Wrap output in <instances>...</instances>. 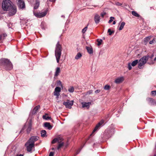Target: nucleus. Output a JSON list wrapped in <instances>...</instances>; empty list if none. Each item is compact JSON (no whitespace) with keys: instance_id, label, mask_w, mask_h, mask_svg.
Here are the masks:
<instances>
[{"instance_id":"26","label":"nucleus","mask_w":156,"mask_h":156,"mask_svg":"<svg viewBox=\"0 0 156 156\" xmlns=\"http://www.w3.org/2000/svg\"><path fill=\"white\" fill-rule=\"evenodd\" d=\"M138 63H139V61L137 59L136 60H134L131 63V65H132V66H135Z\"/></svg>"},{"instance_id":"52","label":"nucleus","mask_w":156,"mask_h":156,"mask_svg":"<svg viewBox=\"0 0 156 156\" xmlns=\"http://www.w3.org/2000/svg\"><path fill=\"white\" fill-rule=\"evenodd\" d=\"M16 156H23V154H20L19 155H17Z\"/></svg>"},{"instance_id":"41","label":"nucleus","mask_w":156,"mask_h":156,"mask_svg":"<svg viewBox=\"0 0 156 156\" xmlns=\"http://www.w3.org/2000/svg\"><path fill=\"white\" fill-rule=\"evenodd\" d=\"M155 40V39H153V40H151V41H150L149 42V44H153L154 43V42Z\"/></svg>"},{"instance_id":"12","label":"nucleus","mask_w":156,"mask_h":156,"mask_svg":"<svg viewBox=\"0 0 156 156\" xmlns=\"http://www.w3.org/2000/svg\"><path fill=\"white\" fill-rule=\"evenodd\" d=\"M61 88L59 87H56L55 89V91L54 92V95L56 96L57 98H58L59 95V93L61 91Z\"/></svg>"},{"instance_id":"6","label":"nucleus","mask_w":156,"mask_h":156,"mask_svg":"<svg viewBox=\"0 0 156 156\" xmlns=\"http://www.w3.org/2000/svg\"><path fill=\"white\" fill-rule=\"evenodd\" d=\"M47 11L45 10L44 12H35L34 11H33L34 14L35 16L38 18H41L45 16L47 13Z\"/></svg>"},{"instance_id":"56","label":"nucleus","mask_w":156,"mask_h":156,"mask_svg":"<svg viewBox=\"0 0 156 156\" xmlns=\"http://www.w3.org/2000/svg\"><path fill=\"white\" fill-rule=\"evenodd\" d=\"M62 16L63 17H65V16Z\"/></svg>"},{"instance_id":"46","label":"nucleus","mask_w":156,"mask_h":156,"mask_svg":"<svg viewBox=\"0 0 156 156\" xmlns=\"http://www.w3.org/2000/svg\"><path fill=\"white\" fill-rule=\"evenodd\" d=\"M128 68L129 70L131 69L132 68V67L131 66V64L130 63H129L128 65Z\"/></svg>"},{"instance_id":"20","label":"nucleus","mask_w":156,"mask_h":156,"mask_svg":"<svg viewBox=\"0 0 156 156\" xmlns=\"http://www.w3.org/2000/svg\"><path fill=\"white\" fill-rule=\"evenodd\" d=\"M123 78H117L115 80V82L117 83H119L123 82Z\"/></svg>"},{"instance_id":"33","label":"nucleus","mask_w":156,"mask_h":156,"mask_svg":"<svg viewBox=\"0 0 156 156\" xmlns=\"http://www.w3.org/2000/svg\"><path fill=\"white\" fill-rule=\"evenodd\" d=\"M110 88V86H109V85H105L104 87V88L105 90H109Z\"/></svg>"},{"instance_id":"45","label":"nucleus","mask_w":156,"mask_h":156,"mask_svg":"<svg viewBox=\"0 0 156 156\" xmlns=\"http://www.w3.org/2000/svg\"><path fill=\"white\" fill-rule=\"evenodd\" d=\"M54 154V152H51L49 154V156H53Z\"/></svg>"},{"instance_id":"40","label":"nucleus","mask_w":156,"mask_h":156,"mask_svg":"<svg viewBox=\"0 0 156 156\" xmlns=\"http://www.w3.org/2000/svg\"><path fill=\"white\" fill-rule=\"evenodd\" d=\"M96 67L95 66H93L92 67L91 69V71L92 72H94L95 71Z\"/></svg>"},{"instance_id":"28","label":"nucleus","mask_w":156,"mask_h":156,"mask_svg":"<svg viewBox=\"0 0 156 156\" xmlns=\"http://www.w3.org/2000/svg\"><path fill=\"white\" fill-rule=\"evenodd\" d=\"M47 114H46L45 115H43V118L44 119H45L46 120H48V119H51V117L49 116H47Z\"/></svg>"},{"instance_id":"5","label":"nucleus","mask_w":156,"mask_h":156,"mask_svg":"<svg viewBox=\"0 0 156 156\" xmlns=\"http://www.w3.org/2000/svg\"><path fill=\"white\" fill-rule=\"evenodd\" d=\"M148 58V57L144 56L142 57L139 61L138 67L140 69H141L143 67V65L146 64Z\"/></svg>"},{"instance_id":"37","label":"nucleus","mask_w":156,"mask_h":156,"mask_svg":"<svg viewBox=\"0 0 156 156\" xmlns=\"http://www.w3.org/2000/svg\"><path fill=\"white\" fill-rule=\"evenodd\" d=\"M151 105H156V101L152 99V101L151 103Z\"/></svg>"},{"instance_id":"17","label":"nucleus","mask_w":156,"mask_h":156,"mask_svg":"<svg viewBox=\"0 0 156 156\" xmlns=\"http://www.w3.org/2000/svg\"><path fill=\"white\" fill-rule=\"evenodd\" d=\"M86 49H87L88 52L90 54H93V49L91 47H86Z\"/></svg>"},{"instance_id":"21","label":"nucleus","mask_w":156,"mask_h":156,"mask_svg":"<svg viewBox=\"0 0 156 156\" xmlns=\"http://www.w3.org/2000/svg\"><path fill=\"white\" fill-rule=\"evenodd\" d=\"M82 56V55L80 52H78L75 56V58L76 59H78L80 58Z\"/></svg>"},{"instance_id":"29","label":"nucleus","mask_w":156,"mask_h":156,"mask_svg":"<svg viewBox=\"0 0 156 156\" xmlns=\"http://www.w3.org/2000/svg\"><path fill=\"white\" fill-rule=\"evenodd\" d=\"M151 37V36L146 37L144 39V41L147 42L149 41L150 40Z\"/></svg>"},{"instance_id":"34","label":"nucleus","mask_w":156,"mask_h":156,"mask_svg":"<svg viewBox=\"0 0 156 156\" xmlns=\"http://www.w3.org/2000/svg\"><path fill=\"white\" fill-rule=\"evenodd\" d=\"M114 17H112V16H111L110 18V20L109 21H108V23H112V21H113L114 19Z\"/></svg>"},{"instance_id":"10","label":"nucleus","mask_w":156,"mask_h":156,"mask_svg":"<svg viewBox=\"0 0 156 156\" xmlns=\"http://www.w3.org/2000/svg\"><path fill=\"white\" fill-rule=\"evenodd\" d=\"M104 123V121L103 120H101V121L98 122V123L95 126L94 129H93V131L92 132L91 134L90 135H92V134H93L99 128L100 126L102 125Z\"/></svg>"},{"instance_id":"16","label":"nucleus","mask_w":156,"mask_h":156,"mask_svg":"<svg viewBox=\"0 0 156 156\" xmlns=\"http://www.w3.org/2000/svg\"><path fill=\"white\" fill-rule=\"evenodd\" d=\"M40 108V106L39 105H37L32 110V114H36L37 112L38 111L39 109Z\"/></svg>"},{"instance_id":"19","label":"nucleus","mask_w":156,"mask_h":156,"mask_svg":"<svg viewBox=\"0 0 156 156\" xmlns=\"http://www.w3.org/2000/svg\"><path fill=\"white\" fill-rule=\"evenodd\" d=\"M41 134L42 137H44L47 136V132L44 129H42L41 131Z\"/></svg>"},{"instance_id":"11","label":"nucleus","mask_w":156,"mask_h":156,"mask_svg":"<svg viewBox=\"0 0 156 156\" xmlns=\"http://www.w3.org/2000/svg\"><path fill=\"white\" fill-rule=\"evenodd\" d=\"M32 125L31 122H29L28 125L27 126H25L23 128H22L21 131L23 130L24 129L25 127H26L27 128L26 131L27 133H30L31 129H32Z\"/></svg>"},{"instance_id":"9","label":"nucleus","mask_w":156,"mask_h":156,"mask_svg":"<svg viewBox=\"0 0 156 156\" xmlns=\"http://www.w3.org/2000/svg\"><path fill=\"white\" fill-rule=\"evenodd\" d=\"M18 1V5L20 9H23L25 7V5L23 0H16Z\"/></svg>"},{"instance_id":"7","label":"nucleus","mask_w":156,"mask_h":156,"mask_svg":"<svg viewBox=\"0 0 156 156\" xmlns=\"http://www.w3.org/2000/svg\"><path fill=\"white\" fill-rule=\"evenodd\" d=\"M63 104L64 105L66 108L71 109L72 106L73 104V101H69L67 100L66 102H64Z\"/></svg>"},{"instance_id":"27","label":"nucleus","mask_w":156,"mask_h":156,"mask_svg":"<svg viewBox=\"0 0 156 156\" xmlns=\"http://www.w3.org/2000/svg\"><path fill=\"white\" fill-rule=\"evenodd\" d=\"M132 15L134 16H135L136 17H140V15L139 14H138L135 11H132Z\"/></svg>"},{"instance_id":"31","label":"nucleus","mask_w":156,"mask_h":156,"mask_svg":"<svg viewBox=\"0 0 156 156\" xmlns=\"http://www.w3.org/2000/svg\"><path fill=\"white\" fill-rule=\"evenodd\" d=\"M68 90L69 92H73L74 91V88L73 87H71Z\"/></svg>"},{"instance_id":"30","label":"nucleus","mask_w":156,"mask_h":156,"mask_svg":"<svg viewBox=\"0 0 156 156\" xmlns=\"http://www.w3.org/2000/svg\"><path fill=\"white\" fill-rule=\"evenodd\" d=\"M108 32L109 33V35H111L113 33H114V31H111V29H108Z\"/></svg>"},{"instance_id":"48","label":"nucleus","mask_w":156,"mask_h":156,"mask_svg":"<svg viewBox=\"0 0 156 156\" xmlns=\"http://www.w3.org/2000/svg\"><path fill=\"white\" fill-rule=\"evenodd\" d=\"M92 90H90V91H88V94H91L92 93Z\"/></svg>"},{"instance_id":"4","label":"nucleus","mask_w":156,"mask_h":156,"mask_svg":"<svg viewBox=\"0 0 156 156\" xmlns=\"http://www.w3.org/2000/svg\"><path fill=\"white\" fill-rule=\"evenodd\" d=\"M11 2L10 0H3L2 3V8L4 11H7L10 9Z\"/></svg>"},{"instance_id":"53","label":"nucleus","mask_w":156,"mask_h":156,"mask_svg":"<svg viewBox=\"0 0 156 156\" xmlns=\"http://www.w3.org/2000/svg\"><path fill=\"white\" fill-rule=\"evenodd\" d=\"M156 57L154 59V61H156Z\"/></svg>"},{"instance_id":"8","label":"nucleus","mask_w":156,"mask_h":156,"mask_svg":"<svg viewBox=\"0 0 156 156\" xmlns=\"http://www.w3.org/2000/svg\"><path fill=\"white\" fill-rule=\"evenodd\" d=\"M9 9L10 10L9 12V16L14 15L17 11L16 7V6H14V5L12 6L11 5V7H10V9Z\"/></svg>"},{"instance_id":"57","label":"nucleus","mask_w":156,"mask_h":156,"mask_svg":"<svg viewBox=\"0 0 156 156\" xmlns=\"http://www.w3.org/2000/svg\"><path fill=\"white\" fill-rule=\"evenodd\" d=\"M52 150H54V148H52Z\"/></svg>"},{"instance_id":"24","label":"nucleus","mask_w":156,"mask_h":156,"mask_svg":"<svg viewBox=\"0 0 156 156\" xmlns=\"http://www.w3.org/2000/svg\"><path fill=\"white\" fill-rule=\"evenodd\" d=\"M39 5V2H37L34 5V9H36L38 8Z\"/></svg>"},{"instance_id":"38","label":"nucleus","mask_w":156,"mask_h":156,"mask_svg":"<svg viewBox=\"0 0 156 156\" xmlns=\"http://www.w3.org/2000/svg\"><path fill=\"white\" fill-rule=\"evenodd\" d=\"M151 94H152V95H154V96L156 95V90L152 91L151 92Z\"/></svg>"},{"instance_id":"51","label":"nucleus","mask_w":156,"mask_h":156,"mask_svg":"<svg viewBox=\"0 0 156 156\" xmlns=\"http://www.w3.org/2000/svg\"><path fill=\"white\" fill-rule=\"evenodd\" d=\"M115 23H116V22H115V21H113V22L112 23V24H115Z\"/></svg>"},{"instance_id":"42","label":"nucleus","mask_w":156,"mask_h":156,"mask_svg":"<svg viewBox=\"0 0 156 156\" xmlns=\"http://www.w3.org/2000/svg\"><path fill=\"white\" fill-rule=\"evenodd\" d=\"M81 149H79V150H78L76 152L74 156H75L76 154H78V153L80 152V151L81 150Z\"/></svg>"},{"instance_id":"2","label":"nucleus","mask_w":156,"mask_h":156,"mask_svg":"<svg viewBox=\"0 0 156 156\" xmlns=\"http://www.w3.org/2000/svg\"><path fill=\"white\" fill-rule=\"evenodd\" d=\"M62 48L61 45L60 44L59 41H58L56 45L55 51V55L57 63H59V62L62 54Z\"/></svg>"},{"instance_id":"23","label":"nucleus","mask_w":156,"mask_h":156,"mask_svg":"<svg viewBox=\"0 0 156 156\" xmlns=\"http://www.w3.org/2000/svg\"><path fill=\"white\" fill-rule=\"evenodd\" d=\"M125 24V23L124 22H122L119 28V30H121L123 29L124 27Z\"/></svg>"},{"instance_id":"15","label":"nucleus","mask_w":156,"mask_h":156,"mask_svg":"<svg viewBox=\"0 0 156 156\" xmlns=\"http://www.w3.org/2000/svg\"><path fill=\"white\" fill-rule=\"evenodd\" d=\"M82 107L83 108H89L90 105L91 104V102H83L82 103Z\"/></svg>"},{"instance_id":"58","label":"nucleus","mask_w":156,"mask_h":156,"mask_svg":"<svg viewBox=\"0 0 156 156\" xmlns=\"http://www.w3.org/2000/svg\"><path fill=\"white\" fill-rule=\"evenodd\" d=\"M155 148H156V145H155Z\"/></svg>"},{"instance_id":"1","label":"nucleus","mask_w":156,"mask_h":156,"mask_svg":"<svg viewBox=\"0 0 156 156\" xmlns=\"http://www.w3.org/2000/svg\"><path fill=\"white\" fill-rule=\"evenodd\" d=\"M39 138L37 136H32L28 140L25 144L28 152H32L33 148L34 147L35 142L37 141Z\"/></svg>"},{"instance_id":"18","label":"nucleus","mask_w":156,"mask_h":156,"mask_svg":"<svg viewBox=\"0 0 156 156\" xmlns=\"http://www.w3.org/2000/svg\"><path fill=\"white\" fill-rule=\"evenodd\" d=\"M44 126L45 127H47L48 129H51L52 126H51L49 122H46L44 123Z\"/></svg>"},{"instance_id":"43","label":"nucleus","mask_w":156,"mask_h":156,"mask_svg":"<svg viewBox=\"0 0 156 156\" xmlns=\"http://www.w3.org/2000/svg\"><path fill=\"white\" fill-rule=\"evenodd\" d=\"M2 39H4V37L7 36V35L6 34H2Z\"/></svg>"},{"instance_id":"25","label":"nucleus","mask_w":156,"mask_h":156,"mask_svg":"<svg viewBox=\"0 0 156 156\" xmlns=\"http://www.w3.org/2000/svg\"><path fill=\"white\" fill-rule=\"evenodd\" d=\"M58 144V146L57 147L58 150H59V149H60L61 147H62L63 146L64 144V143L63 142H62V143H61V142H60Z\"/></svg>"},{"instance_id":"35","label":"nucleus","mask_w":156,"mask_h":156,"mask_svg":"<svg viewBox=\"0 0 156 156\" xmlns=\"http://www.w3.org/2000/svg\"><path fill=\"white\" fill-rule=\"evenodd\" d=\"M147 101H148L150 103L151 105V102L152 101V98H147Z\"/></svg>"},{"instance_id":"44","label":"nucleus","mask_w":156,"mask_h":156,"mask_svg":"<svg viewBox=\"0 0 156 156\" xmlns=\"http://www.w3.org/2000/svg\"><path fill=\"white\" fill-rule=\"evenodd\" d=\"M106 13L105 12H103L101 13V16L102 17H103L104 16V15H105V14H106Z\"/></svg>"},{"instance_id":"36","label":"nucleus","mask_w":156,"mask_h":156,"mask_svg":"<svg viewBox=\"0 0 156 156\" xmlns=\"http://www.w3.org/2000/svg\"><path fill=\"white\" fill-rule=\"evenodd\" d=\"M87 29V27H86L83 29L82 30V32L83 33H85L86 32Z\"/></svg>"},{"instance_id":"54","label":"nucleus","mask_w":156,"mask_h":156,"mask_svg":"<svg viewBox=\"0 0 156 156\" xmlns=\"http://www.w3.org/2000/svg\"><path fill=\"white\" fill-rule=\"evenodd\" d=\"M55 0H50L51 2H54V1H55Z\"/></svg>"},{"instance_id":"3","label":"nucleus","mask_w":156,"mask_h":156,"mask_svg":"<svg viewBox=\"0 0 156 156\" xmlns=\"http://www.w3.org/2000/svg\"><path fill=\"white\" fill-rule=\"evenodd\" d=\"M0 65L4 66V69L6 70H10L13 68L12 65L8 59H2L0 60Z\"/></svg>"},{"instance_id":"13","label":"nucleus","mask_w":156,"mask_h":156,"mask_svg":"<svg viewBox=\"0 0 156 156\" xmlns=\"http://www.w3.org/2000/svg\"><path fill=\"white\" fill-rule=\"evenodd\" d=\"M63 139L62 137H58L57 138H55L52 140L51 143L52 144L56 143V142H60L63 140Z\"/></svg>"},{"instance_id":"39","label":"nucleus","mask_w":156,"mask_h":156,"mask_svg":"<svg viewBox=\"0 0 156 156\" xmlns=\"http://www.w3.org/2000/svg\"><path fill=\"white\" fill-rule=\"evenodd\" d=\"M115 4L116 5H118V6H120L122 5V4L121 3L119 2H115Z\"/></svg>"},{"instance_id":"49","label":"nucleus","mask_w":156,"mask_h":156,"mask_svg":"<svg viewBox=\"0 0 156 156\" xmlns=\"http://www.w3.org/2000/svg\"><path fill=\"white\" fill-rule=\"evenodd\" d=\"M2 35H0V41L1 40H2Z\"/></svg>"},{"instance_id":"22","label":"nucleus","mask_w":156,"mask_h":156,"mask_svg":"<svg viewBox=\"0 0 156 156\" xmlns=\"http://www.w3.org/2000/svg\"><path fill=\"white\" fill-rule=\"evenodd\" d=\"M60 72V68L59 67H57L56 69L55 72V76H56L58 75Z\"/></svg>"},{"instance_id":"47","label":"nucleus","mask_w":156,"mask_h":156,"mask_svg":"<svg viewBox=\"0 0 156 156\" xmlns=\"http://www.w3.org/2000/svg\"><path fill=\"white\" fill-rule=\"evenodd\" d=\"M100 90H96L95 91V93H99V92H100Z\"/></svg>"},{"instance_id":"55","label":"nucleus","mask_w":156,"mask_h":156,"mask_svg":"<svg viewBox=\"0 0 156 156\" xmlns=\"http://www.w3.org/2000/svg\"><path fill=\"white\" fill-rule=\"evenodd\" d=\"M153 156H156V154H154Z\"/></svg>"},{"instance_id":"32","label":"nucleus","mask_w":156,"mask_h":156,"mask_svg":"<svg viewBox=\"0 0 156 156\" xmlns=\"http://www.w3.org/2000/svg\"><path fill=\"white\" fill-rule=\"evenodd\" d=\"M97 41L98 42V46H100L101 44L103 41L102 40H99L98 39L97 40Z\"/></svg>"},{"instance_id":"50","label":"nucleus","mask_w":156,"mask_h":156,"mask_svg":"<svg viewBox=\"0 0 156 156\" xmlns=\"http://www.w3.org/2000/svg\"><path fill=\"white\" fill-rule=\"evenodd\" d=\"M154 55H152L150 57V58H152L153 57H154Z\"/></svg>"},{"instance_id":"14","label":"nucleus","mask_w":156,"mask_h":156,"mask_svg":"<svg viewBox=\"0 0 156 156\" xmlns=\"http://www.w3.org/2000/svg\"><path fill=\"white\" fill-rule=\"evenodd\" d=\"M94 20L96 23H99L100 20V16L98 14H96L94 16Z\"/></svg>"}]
</instances>
